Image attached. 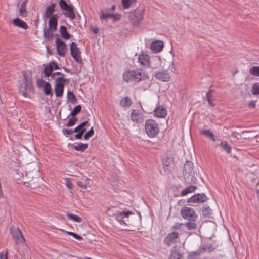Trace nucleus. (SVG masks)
Wrapping results in <instances>:
<instances>
[{
    "instance_id": "obj_1",
    "label": "nucleus",
    "mask_w": 259,
    "mask_h": 259,
    "mask_svg": "<svg viewBox=\"0 0 259 259\" xmlns=\"http://www.w3.org/2000/svg\"><path fill=\"white\" fill-rule=\"evenodd\" d=\"M23 78L20 81L19 92L24 97H29L28 92L33 91L32 77L30 74L24 71L22 72Z\"/></svg>"
},
{
    "instance_id": "obj_2",
    "label": "nucleus",
    "mask_w": 259,
    "mask_h": 259,
    "mask_svg": "<svg viewBox=\"0 0 259 259\" xmlns=\"http://www.w3.org/2000/svg\"><path fill=\"white\" fill-rule=\"evenodd\" d=\"M26 177L28 179L27 182H24V184L32 189H35L39 187L42 184L44 179L40 176L38 170L33 171H29L26 173Z\"/></svg>"
},
{
    "instance_id": "obj_3",
    "label": "nucleus",
    "mask_w": 259,
    "mask_h": 259,
    "mask_svg": "<svg viewBox=\"0 0 259 259\" xmlns=\"http://www.w3.org/2000/svg\"><path fill=\"white\" fill-rule=\"evenodd\" d=\"M138 62L140 66L143 68L151 67L153 69H156L158 67V65H160L161 60L159 58H155L153 59L151 65L150 57L147 54L143 52L139 55Z\"/></svg>"
},
{
    "instance_id": "obj_4",
    "label": "nucleus",
    "mask_w": 259,
    "mask_h": 259,
    "mask_svg": "<svg viewBox=\"0 0 259 259\" xmlns=\"http://www.w3.org/2000/svg\"><path fill=\"white\" fill-rule=\"evenodd\" d=\"M144 11L143 9H136L133 11L126 13L127 17L131 24L134 26H138L143 19Z\"/></svg>"
},
{
    "instance_id": "obj_5",
    "label": "nucleus",
    "mask_w": 259,
    "mask_h": 259,
    "mask_svg": "<svg viewBox=\"0 0 259 259\" xmlns=\"http://www.w3.org/2000/svg\"><path fill=\"white\" fill-rule=\"evenodd\" d=\"M144 77L142 71L138 70L127 71L123 73L122 76L123 79L127 82L131 81L138 82L143 80Z\"/></svg>"
},
{
    "instance_id": "obj_6",
    "label": "nucleus",
    "mask_w": 259,
    "mask_h": 259,
    "mask_svg": "<svg viewBox=\"0 0 259 259\" xmlns=\"http://www.w3.org/2000/svg\"><path fill=\"white\" fill-rule=\"evenodd\" d=\"M59 5L60 9L63 11V15L65 17L70 18L71 20L74 19L76 17L73 5H69L65 0H60Z\"/></svg>"
},
{
    "instance_id": "obj_7",
    "label": "nucleus",
    "mask_w": 259,
    "mask_h": 259,
    "mask_svg": "<svg viewBox=\"0 0 259 259\" xmlns=\"http://www.w3.org/2000/svg\"><path fill=\"white\" fill-rule=\"evenodd\" d=\"M145 132L150 137H155L159 131V128L157 122L153 119H148L145 122Z\"/></svg>"
},
{
    "instance_id": "obj_8",
    "label": "nucleus",
    "mask_w": 259,
    "mask_h": 259,
    "mask_svg": "<svg viewBox=\"0 0 259 259\" xmlns=\"http://www.w3.org/2000/svg\"><path fill=\"white\" fill-rule=\"evenodd\" d=\"M180 214L183 219L188 221H196L197 218V215L194 209L187 206L181 208Z\"/></svg>"
},
{
    "instance_id": "obj_9",
    "label": "nucleus",
    "mask_w": 259,
    "mask_h": 259,
    "mask_svg": "<svg viewBox=\"0 0 259 259\" xmlns=\"http://www.w3.org/2000/svg\"><path fill=\"white\" fill-rule=\"evenodd\" d=\"M66 82H69L68 79L58 77L55 79V93L57 97L62 96Z\"/></svg>"
},
{
    "instance_id": "obj_10",
    "label": "nucleus",
    "mask_w": 259,
    "mask_h": 259,
    "mask_svg": "<svg viewBox=\"0 0 259 259\" xmlns=\"http://www.w3.org/2000/svg\"><path fill=\"white\" fill-rule=\"evenodd\" d=\"M10 233L15 240L16 244L23 245L25 242L21 230L18 228H12L10 229Z\"/></svg>"
},
{
    "instance_id": "obj_11",
    "label": "nucleus",
    "mask_w": 259,
    "mask_h": 259,
    "mask_svg": "<svg viewBox=\"0 0 259 259\" xmlns=\"http://www.w3.org/2000/svg\"><path fill=\"white\" fill-rule=\"evenodd\" d=\"M71 55L78 63L82 64V61L80 56V51L75 42H71L70 44Z\"/></svg>"
},
{
    "instance_id": "obj_12",
    "label": "nucleus",
    "mask_w": 259,
    "mask_h": 259,
    "mask_svg": "<svg viewBox=\"0 0 259 259\" xmlns=\"http://www.w3.org/2000/svg\"><path fill=\"white\" fill-rule=\"evenodd\" d=\"M55 43L58 54L62 57L65 56L68 51L67 45L60 38L56 39Z\"/></svg>"
},
{
    "instance_id": "obj_13",
    "label": "nucleus",
    "mask_w": 259,
    "mask_h": 259,
    "mask_svg": "<svg viewBox=\"0 0 259 259\" xmlns=\"http://www.w3.org/2000/svg\"><path fill=\"white\" fill-rule=\"evenodd\" d=\"M153 76L156 79L163 82H167L170 79V75L166 70L155 71Z\"/></svg>"
},
{
    "instance_id": "obj_14",
    "label": "nucleus",
    "mask_w": 259,
    "mask_h": 259,
    "mask_svg": "<svg viewBox=\"0 0 259 259\" xmlns=\"http://www.w3.org/2000/svg\"><path fill=\"white\" fill-rule=\"evenodd\" d=\"M207 200V196L203 193L197 194L189 198L188 203H203Z\"/></svg>"
},
{
    "instance_id": "obj_15",
    "label": "nucleus",
    "mask_w": 259,
    "mask_h": 259,
    "mask_svg": "<svg viewBox=\"0 0 259 259\" xmlns=\"http://www.w3.org/2000/svg\"><path fill=\"white\" fill-rule=\"evenodd\" d=\"M179 237V233L174 231L167 234V236L164 238V243L168 246L176 242L177 239Z\"/></svg>"
},
{
    "instance_id": "obj_16",
    "label": "nucleus",
    "mask_w": 259,
    "mask_h": 259,
    "mask_svg": "<svg viewBox=\"0 0 259 259\" xmlns=\"http://www.w3.org/2000/svg\"><path fill=\"white\" fill-rule=\"evenodd\" d=\"M58 16L57 14H54L51 17L49 18V28L52 31H55L57 30L58 25Z\"/></svg>"
},
{
    "instance_id": "obj_17",
    "label": "nucleus",
    "mask_w": 259,
    "mask_h": 259,
    "mask_svg": "<svg viewBox=\"0 0 259 259\" xmlns=\"http://www.w3.org/2000/svg\"><path fill=\"white\" fill-rule=\"evenodd\" d=\"M55 7L56 4L54 3H52L50 6L47 7L42 15L43 18L44 19H47L48 18L51 17L55 11Z\"/></svg>"
},
{
    "instance_id": "obj_18",
    "label": "nucleus",
    "mask_w": 259,
    "mask_h": 259,
    "mask_svg": "<svg viewBox=\"0 0 259 259\" xmlns=\"http://www.w3.org/2000/svg\"><path fill=\"white\" fill-rule=\"evenodd\" d=\"M163 47V43L162 41H155L153 42L150 46V49L154 52H160Z\"/></svg>"
},
{
    "instance_id": "obj_19",
    "label": "nucleus",
    "mask_w": 259,
    "mask_h": 259,
    "mask_svg": "<svg viewBox=\"0 0 259 259\" xmlns=\"http://www.w3.org/2000/svg\"><path fill=\"white\" fill-rule=\"evenodd\" d=\"M193 171V163L189 161H187L184 166L183 174L184 176L191 175Z\"/></svg>"
},
{
    "instance_id": "obj_20",
    "label": "nucleus",
    "mask_w": 259,
    "mask_h": 259,
    "mask_svg": "<svg viewBox=\"0 0 259 259\" xmlns=\"http://www.w3.org/2000/svg\"><path fill=\"white\" fill-rule=\"evenodd\" d=\"M167 114V111L165 107L162 106H158L154 110V115L159 118H163Z\"/></svg>"
},
{
    "instance_id": "obj_21",
    "label": "nucleus",
    "mask_w": 259,
    "mask_h": 259,
    "mask_svg": "<svg viewBox=\"0 0 259 259\" xmlns=\"http://www.w3.org/2000/svg\"><path fill=\"white\" fill-rule=\"evenodd\" d=\"M12 23L14 26L24 29H27L28 28V26L26 23L19 18L14 19L12 21Z\"/></svg>"
},
{
    "instance_id": "obj_22",
    "label": "nucleus",
    "mask_w": 259,
    "mask_h": 259,
    "mask_svg": "<svg viewBox=\"0 0 259 259\" xmlns=\"http://www.w3.org/2000/svg\"><path fill=\"white\" fill-rule=\"evenodd\" d=\"M131 118L133 121L136 122L137 123H142L144 120L142 115L138 113L135 110H133L132 112Z\"/></svg>"
},
{
    "instance_id": "obj_23",
    "label": "nucleus",
    "mask_w": 259,
    "mask_h": 259,
    "mask_svg": "<svg viewBox=\"0 0 259 259\" xmlns=\"http://www.w3.org/2000/svg\"><path fill=\"white\" fill-rule=\"evenodd\" d=\"M60 32L62 37L65 40L70 39L72 36V35L67 32V27L65 26L60 27Z\"/></svg>"
},
{
    "instance_id": "obj_24",
    "label": "nucleus",
    "mask_w": 259,
    "mask_h": 259,
    "mask_svg": "<svg viewBox=\"0 0 259 259\" xmlns=\"http://www.w3.org/2000/svg\"><path fill=\"white\" fill-rule=\"evenodd\" d=\"M169 259H183L182 255L177 250L176 246L172 248L171 250V253L169 256Z\"/></svg>"
},
{
    "instance_id": "obj_25",
    "label": "nucleus",
    "mask_w": 259,
    "mask_h": 259,
    "mask_svg": "<svg viewBox=\"0 0 259 259\" xmlns=\"http://www.w3.org/2000/svg\"><path fill=\"white\" fill-rule=\"evenodd\" d=\"M132 104V100L128 97L122 98L120 101V105L123 108H128Z\"/></svg>"
},
{
    "instance_id": "obj_26",
    "label": "nucleus",
    "mask_w": 259,
    "mask_h": 259,
    "mask_svg": "<svg viewBox=\"0 0 259 259\" xmlns=\"http://www.w3.org/2000/svg\"><path fill=\"white\" fill-rule=\"evenodd\" d=\"M117 213H118V215L116 217V219H117V220L118 221H119L120 222H122V223H124V224H125V222L123 221V220H121V219H120L119 218V216L122 217V218H127L130 215L133 214V212L131 211H121V212L118 211Z\"/></svg>"
},
{
    "instance_id": "obj_27",
    "label": "nucleus",
    "mask_w": 259,
    "mask_h": 259,
    "mask_svg": "<svg viewBox=\"0 0 259 259\" xmlns=\"http://www.w3.org/2000/svg\"><path fill=\"white\" fill-rule=\"evenodd\" d=\"M53 71V65L51 64V63H50L49 64L46 65L45 66L44 69V73L45 77H48L49 76H51V75L52 74V72Z\"/></svg>"
},
{
    "instance_id": "obj_28",
    "label": "nucleus",
    "mask_w": 259,
    "mask_h": 259,
    "mask_svg": "<svg viewBox=\"0 0 259 259\" xmlns=\"http://www.w3.org/2000/svg\"><path fill=\"white\" fill-rule=\"evenodd\" d=\"M73 149L77 151L84 152L88 147V144L78 143L72 146Z\"/></svg>"
},
{
    "instance_id": "obj_29",
    "label": "nucleus",
    "mask_w": 259,
    "mask_h": 259,
    "mask_svg": "<svg viewBox=\"0 0 259 259\" xmlns=\"http://www.w3.org/2000/svg\"><path fill=\"white\" fill-rule=\"evenodd\" d=\"M26 4L27 1H25L22 2L21 8L20 9L19 13L20 15L22 17H25L27 16L28 12L26 11Z\"/></svg>"
},
{
    "instance_id": "obj_30",
    "label": "nucleus",
    "mask_w": 259,
    "mask_h": 259,
    "mask_svg": "<svg viewBox=\"0 0 259 259\" xmlns=\"http://www.w3.org/2000/svg\"><path fill=\"white\" fill-rule=\"evenodd\" d=\"M43 32V35L45 38H47L48 40L49 41L52 40L53 39L54 35L53 32L54 31H51V30H50L49 28L46 29V27H45L44 28Z\"/></svg>"
},
{
    "instance_id": "obj_31",
    "label": "nucleus",
    "mask_w": 259,
    "mask_h": 259,
    "mask_svg": "<svg viewBox=\"0 0 259 259\" xmlns=\"http://www.w3.org/2000/svg\"><path fill=\"white\" fill-rule=\"evenodd\" d=\"M196 188L197 187L195 186H190L183 190L181 192L180 195L181 196H184L190 193L193 192L196 190Z\"/></svg>"
},
{
    "instance_id": "obj_32",
    "label": "nucleus",
    "mask_w": 259,
    "mask_h": 259,
    "mask_svg": "<svg viewBox=\"0 0 259 259\" xmlns=\"http://www.w3.org/2000/svg\"><path fill=\"white\" fill-rule=\"evenodd\" d=\"M200 133L205 135L206 137L209 138L213 141H215V138L213 133L211 132L209 130H203L200 132Z\"/></svg>"
},
{
    "instance_id": "obj_33",
    "label": "nucleus",
    "mask_w": 259,
    "mask_h": 259,
    "mask_svg": "<svg viewBox=\"0 0 259 259\" xmlns=\"http://www.w3.org/2000/svg\"><path fill=\"white\" fill-rule=\"evenodd\" d=\"M195 221H189L188 222L184 224V225L186 226L189 230H195L197 228V224L195 223Z\"/></svg>"
},
{
    "instance_id": "obj_34",
    "label": "nucleus",
    "mask_w": 259,
    "mask_h": 259,
    "mask_svg": "<svg viewBox=\"0 0 259 259\" xmlns=\"http://www.w3.org/2000/svg\"><path fill=\"white\" fill-rule=\"evenodd\" d=\"M137 0H122V5L124 9L129 8Z\"/></svg>"
},
{
    "instance_id": "obj_35",
    "label": "nucleus",
    "mask_w": 259,
    "mask_h": 259,
    "mask_svg": "<svg viewBox=\"0 0 259 259\" xmlns=\"http://www.w3.org/2000/svg\"><path fill=\"white\" fill-rule=\"evenodd\" d=\"M67 98L68 101L72 103H76L77 102V99L72 92L69 90L67 92Z\"/></svg>"
},
{
    "instance_id": "obj_36",
    "label": "nucleus",
    "mask_w": 259,
    "mask_h": 259,
    "mask_svg": "<svg viewBox=\"0 0 259 259\" xmlns=\"http://www.w3.org/2000/svg\"><path fill=\"white\" fill-rule=\"evenodd\" d=\"M67 216L69 219L73 221L78 223H80L82 221V219L80 217L73 213H67Z\"/></svg>"
},
{
    "instance_id": "obj_37",
    "label": "nucleus",
    "mask_w": 259,
    "mask_h": 259,
    "mask_svg": "<svg viewBox=\"0 0 259 259\" xmlns=\"http://www.w3.org/2000/svg\"><path fill=\"white\" fill-rule=\"evenodd\" d=\"M51 85L50 83L46 82H45L44 86V92L46 95H51Z\"/></svg>"
},
{
    "instance_id": "obj_38",
    "label": "nucleus",
    "mask_w": 259,
    "mask_h": 259,
    "mask_svg": "<svg viewBox=\"0 0 259 259\" xmlns=\"http://www.w3.org/2000/svg\"><path fill=\"white\" fill-rule=\"evenodd\" d=\"M249 73L254 76L259 77V67L252 66L249 69Z\"/></svg>"
},
{
    "instance_id": "obj_39",
    "label": "nucleus",
    "mask_w": 259,
    "mask_h": 259,
    "mask_svg": "<svg viewBox=\"0 0 259 259\" xmlns=\"http://www.w3.org/2000/svg\"><path fill=\"white\" fill-rule=\"evenodd\" d=\"M220 146H221L222 148L228 153H230L231 152V147L228 145L227 141L221 142Z\"/></svg>"
},
{
    "instance_id": "obj_40",
    "label": "nucleus",
    "mask_w": 259,
    "mask_h": 259,
    "mask_svg": "<svg viewBox=\"0 0 259 259\" xmlns=\"http://www.w3.org/2000/svg\"><path fill=\"white\" fill-rule=\"evenodd\" d=\"M81 109V106L80 105H78L74 107L73 110L70 113V115L72 117H74L76 115H77L80 111Z\"/></svg>"
},
{
    "instance_id": "obj_41",
    "label": "nucleus",
    "mask_w": 259,
    "mask_h": 259,
    "mask_svg": "<svg viewBox=\"0 0 259 259\" xmlns=\"http://www.w3.org/2000/svg\"><path fill=\"white\" fill-rule=\"evenodd\" d=\"M251 93L254 95H259V84L258 83H255L253 85Z\"/></svg>"
},
{
    "instance_id": "obj_42",
    "label": "nucleus",
    "mask_w": 259,
    "mask_h": 259,
    "mask_svg": "<svg viewBox=\"0 0 259 259\" xmlns=\"http://www.w3.org/2000/svg\"><path fill=\"white\" fill-rule=\"evenodd\" d=\"M88 123L89 122L88 121H85L82 122L81 124H80L79 125H78L74 128V132H77V131H79L81 129H86L85 128H84V126H86L88 124Z\"/></svg>"
},
{
    "instance_id": "obj_43",
    "label": "nucleus",
    "mask_w": 259,
    "mask_h": 259,
    "mask_svg": "<svg viewBox=\"0 0 259 259\" xmlns=\"http://www.w3.org/2000/svg\"><path fill=\"white\" fill-rule=\"evenodd\" d=\"M94 134V131L93 127H91V128L84 134V139L85 140L89 139L91 137L93 136Z\"/></svg>"
},
{
    "instance_id": "obj_44",
    "label": "nucleus",
    "mask_w": 259,
    "mask_h": 259,
    "mask_svg": "<svg viewBox=\"0 0 259 259\" xmlns=\"http://www.w3.org/2000/svg\"><path fill=\"white\" fill-rule=\"evenodd\" d=\"M77 121V118L73 117L70 119L67 123L66 125L68 127H71L74 125Z\"/></svg>"
},
{
    "instance_id": "obj_45",
    "label": "nucleus",
    "mask_w": 259,
    "mask_h": 259,
    "mask_svg": "<svg viewBox=\"0 0 259 259\" xmlns=\"http://www.w3.org/2000/svg\"><path fill=\"white\" fill-rule=\"evenodd\" d=\"M86 131V129H81L79 131H77L76 132V134L75 135V138L76 139H82L83 133Z\"/></svg>"
},
{
    "instance_id": "obj_46",
    "label": "nucleus",
    "mask_w": 259,
    "mask_h": 259,
    "mask_svg": "<svg viewBox=\"0 0 259 259\" xmlns=\"http://www.w3.org/2000/svg\"><path fill=\"white\" fill-rule=\"evenodd\" d=\"M203 214L204 216H209L211 213V210L209 207H205L202 210Z\"/></svg>"
},
{
    "instance_id": "obj_47",
    "label": "nucleus",
    "mask_w": 259,
    "mask_h": 259,
    "mask_svg": "<svg viewBox=\"0 0 259 259\" xmlns=\"http://www.w3.org/2000/svg\"><path fill=\"white\" fill-rule=\"evenodd\" d=\"M110 17H111V14L105 13L103 12H101V14L100 16V20H103Z\"/></svg>"
},
{
    "instance_id": "obj_48",
    "label": "nucleus",
    "mask_w": 259,
    "mask_h": 259,
    "mask_svg": "<svg viewBox=\"0 0 259 259\" xmlns=\"http://www.w3.org/2000/svg\"><path fill=\"white\" fill-rule=\"evenodd\" d=\"M58 75L60 76V77H63V78H64L65 75L60 72H57L52 73V74L51 75V77L52 79H55V76H58Z\"/></svg>"
},
{
    "instance_id": "obj_49",
    "label": "nucleus",
    "mask_w": 259,
    "mask_h": 259,
    "mask_svg": "<svg viewBox=\"0 0 259 259\" xmlns=\"http://www.w3.org/2000/svg\"><path fill=\"white\" fill-rule=\"evenodd\" d=\"M182 225H184V224L176 223L175 224V225L171 227V230H180Z\"/></svg>"
},
{
    "instance_id": "obj_50",
    "label": "nucleus",
    "mask_w": 259,
    "mask_h": 259,
    "mask_svg": "<svg viewBox=\"0 0 259 259\" xmlns=\"http://www.w3.org/2000/svg\"><path fill=\"white\" fill-rule=\"evenodd\" d=\"M111 17H113L115 21H119L121 18V15L120 14H111Z\"/></svg>"
},
{
    "instance_id": "obj_51",
    "label": "nucleus",
    "mask_w": 259,
    "mask_h": 259,
    "mask_svg": "<svg viewBox=\"0 0 259 259\" xmlns=\"http://www.w3.org/2000/svg\"><path fill=\"white\" fill-rule=\"evenodd\" d=\"M172 159L170 158H167L166 159L163 161V164L164 166L168 167Z\"/></svg>"
},
{
    "instance_id": "obj_52",
    "label": "nucleus",
    "mask_w": 259,
    "mask_h": 259,
    "mask_svg": "<svg viewBox=\"0 0 259 259\" xmlns=\"http://www.w3.org/2000/svg\"><path fill=\"white\" fill-rule=\"evenodd\" d=\"M63 132L64 133V134H66L67 135H70L72 134L73 133H75L74 132V130H72V129H63Z\"/></svg>"
},
{
    "instance_id": "obj_53",
    "label": "nucleus",
    "mask_w": 259,
    "mask_h": 259,
    "mask_svg": "<svg viewBox=\"0 0 259 259\" xmlns=\"http://www.w3.org/2000/svg\"><path fill=\"white\" fill-rule=\"evenodd\" d=\"M0 259H8V252L6 251L5 253L0 252Z\"/></svg>"
},
{
    "instance_id": "obj_54",
    "label": "nucleus",
    "mask_w": 259,
    "mask_h": 259,
    "mask_svg": "<svg viewBox=\"0 0 259 259\" xmlns=\"http://www.w3.org/2000/svg\"><path fill=\"white\" fill-rule=\"evenodd\" d=\"M50 63H51V64L52 65H53V70L54 69L58 70V69H60L59 66L57 65V64L55 61H51Z\"/></svg>"
},
{
    "instance_id": "obj_55",
    "label": "nucleus",
    "mask_w": 259,
    "mask_h": 259,
    "mask_svg": "<svg viewBox=\"0 0 259 259\" xmlns=\"http://www.w3.org/2000/svg\"><path fill=\"white\" fill-rule=\"evenodd\" d=\"M72 236L74 238H75V239L78 240H83V238L81 236L78 235L77 234H75L74 232H73Z\"/></svg>"
},
{
    "instance_id": "obj_56",
    "label": "nucleus",
    "mask_w": 259,
    "mask_h": 259,
    "mask_svg": "<svg viewBox=\"0 0 259 259\" xmlns=\"http://www.w3.org/2000/svg\"><path fill=\"white\" fill-rule=\"evenodd\" d=\"M256 101H251L248 104V107L254 108L255 107Z\"/></svg>"
},
{
    "instance_id": "obj_57",
    "label": "nucleus",
    "mask_w": 259,
    "mask_h": 259,
    "mask_svg": "<svg viewBox=\"0 0 259 259\" xmlns=\"http://www.w3.org/2000/svg\"><path fill=\"white\" fill-rule=\"evenodd\" d=\"M45 81L42 80V79H38L37 80V85L38 87H41L43 84H45Z\"/></svg>"
},
{
    "instance_id": "obj_58",
    "label": "nucleus",
    "mask_w": 259,
    "mask_h": 259,
    "mask_svg": "<svg viewBox=\"0 0 259 259\" xmlns=\"http://www.w3.org/2000/svg\"><path fill=\"white\" fill-rule=\"evenodd\" d=\"M91 30L95 33L97 34L99 32V29L97 27L91 26Z\"/></svg>"
},
{
    "instance_id": "obj_59",
    "label": "nucleus",
    "mask_w": 259,
    "mask_h": 259,
    "mask_svg": "<svg viewBox=\"0 0 259 259\" xmlns=\"http://www.w3.org/2000/svg\"><path fill=\"white\" fill-rule=\"evenodd\" d=\"M256 191L257 195L258 197L259 198V183H257L256 186Z\"/></svg>"
},
{
    "instance_id": "obj_60",
    "label": "nucleus",
    "mask_w": 259,
    "mask_h": 259,
    "mask_svg": "<svg viewBox=\"0 0 259 259\" xmlns=\"http://www.w3.org/2000/svg\"><path fill=\"white\" fill-rule=\"evenodd\" d=\"M211 92V90H209L208 92L206 94V98L207 99H211V96H210V93Z\"/></svg>"
},
{
    "instance_id": "obj_61",
    "label": "nucleus",
    "mask_w": 259,
    "mask_h": 259,
    "mask_svg": "<svg viewBox=\"0 0 259 259\" xmlns=\"http://www.w3.org/2000/svg\"><path fill=\"white\" fill-rule=\"evenodd\" d=\"M71 185H72V184L69 181H68L66 183V186L67 187L69 188V189H71Z\"/></svg>"
},
{
    "instance_id": "obj_62",
    "label": "nucleus",
    "mask_w": 259,
    "mask_h": 259,
    "mask_svg": "<svg viewBox=\"0 0 259 259\" xmlns=\"http://www.w3.org/2000/svg\"><path fill=\"white\" fill-rule=\"evenodd\" d=\"M206 248L208 249V250L209 251H213V249H214V248H212L210 246L208 247H207V246H206Z\"/></svg>"
},
{
    "instance_id": "obj_63",
    "label": "nucleus",
    "mask_w": 259,
    "mask_h": 259,
    "mask_svg": "<svg viewBox=\"0 0 259 259\" xmlns=\"http://www.w3.org/2000/svg\"><path fill=\"white\" fill-rule=\"evenodd\" d=\"M115 9V6L114 5H112L111 8H110L111 11H114Z\"/></svg>"
},
{
    "instance_id": "obj_64",
    "label": "nucleus",
    "mask_w": 259,
    "mask_h": 259,
    "mask_svg": "<svg viewBox=\"0 0 259 259\" xmlns=\"http://www.w3.org/2000/svg\"><path fill=\"white\" fill-rule=\"evenodd\" d=\"M1 211H2V213H1L3 214V217H4V216L5 215V214L6 213V210H1Z\"/></svg>"
}]
</instances>
